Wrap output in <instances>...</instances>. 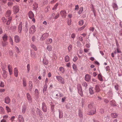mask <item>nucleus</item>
<instances>
[{"instance_id": "nucleus-25", "label": "nucleus", "mask_w": 122, "mask_h": 122, "mask_svg": "<svg viewBox=\"0 0 122 122\" xmlns=\"http://www.w3.org/2000/svg\"><path fill=\"white\" fill-rule=\"evenodd\" d=\"M52 47L51 45H49L46 47V49L49 51H51Z\"/></svg>"}, {"instance_id": "nucleus-59", "label": "nucleus", "mask_w": 122, "mask_h": 122, "mask_svg": "<svg viewBox=\"0 0 122 122\" xmlns=\"http://www.w3.org/2000/svg\"><path fill=\"white\" fill-rule=\"evenodd\" d=\"M77 59L78 58L77 57H75L73 59V61L75 62L77 60Z\"/></svg>"}, {"instance_id": "nucleus-32", "label": "nucleus", "mask_w": 122, "mask_h": 122, "mask_svg": "<svg viewBox=\"0 0 122 122\" xmlns=\"http://www.w3.org/2000/svg\"><path fill=\"white\" fill-rule=\"evenodd\" d=\"M70 60L69 57L68 56H66L65 58V61L66 62L69 61Z\"/></svg>"}, {"instance_id": "nucleus-5", "label": "nucleus", "mask_w": 122, "mask_h": 122, "mask_svg": "<svg viewBox=\"0 0 122 122\" xmlns=\"http://www.w3.org/2000/svg\"><path fill=\"white\" fill-rule=\"evenodd\" d=\"M96 111V109L95 108H92L91 110H89L87 112V114L89 115H93L95 114Z\"/></svg>"}, {"instance_id": "nucleus-26", "label": "nucleus", "mask_w": 122, "mask_h": 122, "mask_svg": "<svg viewBox=\"0 0 122 122\" xmlns=\"http://www.w3.org/2000/svg\"><path fill=\"white\" fill-rule=\"evenodd\" d=\"M2 38L4 41H6L7 40V36L6 35H5L2 37Z\"/></svg>"}, {"instance_id": "nucleus-12", "label": "nucleus", "mask_w": 122, "mask_h": 122, "mask_svg": "<svg viewBox=\"0 0 122 122\" xmlns=\"http://www.w3.org/2000/svg\"><path fill=\"white\" fill-rule=\"evenodd\" d=\"M28 15L30 19L32 18L34 16V15L33 12L31 11H30L28 14Z\"/></svg>"}, {"instance_id": "nucleus-24", "label": "nucleus", "mask_w": 122, "mask_h": 122, "mask_svg": "<svg viewBox=\"0 0 122 122\" xmlns=\"http://www.w3.org/2000/svg\"><path fill=\"white\" fill-rule=\"evenodd\" d=\"M93 89V88L92 87H91L89 88V91L90 94H92L94 93Z\"/></svg>"}, {"instance_id": "nucleus-61", "label": "nucleus", "mask_w": 122, "mask_h": 122, "mask_svg": "<svg viewBox=\"0 0 122 122\" xmlns=\"http://www.w3.org/2000/svg\"><path fill=\"white\" fill-rule=\"evenodd\" d=\"M117 53H121V51L118 47H117Z\"/></svg>"}, {"instance_id": "nucleus-15", "label": "nucleus", "mask_w": 122, "mask_h": 122, "mask_svg": "<svg viewBox=\"0 0 122 122\" xmlns=\"http://www.w3.org/2000/svg\"><path fill=\"white\" fill-rule=\"evenodd\" d=\"M3 70V77L5 78H6L7 77V72L5 71V68H2Z\"/></svg>"}, {"instance_id": "nucleus-43", "label": "nucleus", "mask_w": 122, "mask_h": 122, "mask_svg": "<svg viewBox=\"0 0 122 122\" xmlns=\"http://www.w3.org/2000/svg\"><path fill=\"white\" fill-rule=\"evenodd\" d=\"M15 50H16V52L17 53H19L20 52V51L19 48L16 46L15 47Z\"/></svg>"}, {"instance_id": "nucleus-46", "label": "nucleus", "mask_w": 122, "mask_h": 122, "mask_svg": "<svg viewBox=\"0 0 122 122\" xmlns=\"http://www.w3.org/2000/svg\"><path fill=\"white\" fill-rule=\"evenodd\" d=\"M35 93L36 96H38L39 94V91L37 89H36L35 91Z\"/></svg>"}, {"instance_id": "nucleus-56", "label": "nucleus", "mask_w": 122, "mask_h": 122, "mask_svg": "<svg viewBox=\"0 0 122 122\" xmlns=\"http://www.w3.org/2000/svg\"><path fill=\"white\" fill-rule=\"evenodd\" d=\"M49 8L48 7H46L45 9V11L46 12H48L49 10Z\"/></svg>"}, {"instance_id": "nucleus-34", "label": "nucleus", "mask_w": 122, "mask_h": 122, "mask_svg": "<svg viewBox=\"0 0 122 122\" xmlns=\"http://www.w3.org/2000/svg\"><path fill=\"white\" fill-rule=\"evenodd\" d=\"M72 67L74 71H76L77 70V68L76 65L74 64H73L72 65Z\"/></svg>"}, {"instance_id": "nucleus-35", "label": "nucleus", "mask_w": 122, "mask_h": 122, "mask_svg": "<svg viewBox=\"0 0 122 122\" xmlns=\"http://www.w3.org/2000/svg\"><path fill=\"white\" fill-rule=\"evenodd\" d=\"M23 86H26V80L25 79H23Z\"/></svg>"}, {"instance_id": "nucleus-10", "label": "nucleus", "mask_w": 122, "mask_h": 122, "mask_svg": "<svg viewBox=\"0 0 122 122\" xmlns=\"http://www.w3.org/2000/svg\"><path fill=\"white\" fill-rule=\"evenodd\" d=\"M15 41L17 43L19 42L20 41V38L18 36H16L14 37Z\"/></svg>"}, {"instance_id": "nucleus-8", "label": "nucleus", "mask_w": 122, "mask_h": 122, "mask_svg": "<svg viewBox=\"0 0 122 122\" xmlns=\"http://www.w3.org/2000/svg\"><path fill=\"white\" fill-rule=\"evenodd\" d=\"M42 110L44 112H46L47 110V107L46 104L45 102H43L42 103Z\"/></svg>"}, {"instance_id": "nucleus-33", "label": "nucleus", "mask_w": 122, "mask_h": 122, "mask_svg": "<svg viewBox=\"0 0 122 122\" xmlns=\"http://www.w3.org/2000/svg\"><path fill=\"white\" fill-rule=\"evenodd\" d=\"M33 8L34 9H36L38 8V5L36 4V2H34L33 5Z\"/></svg>"}, {"instance_id": "nucleus-18", "label": "nucleus", "mask_w": 122, "mask_h": 122, "mask_svg": "<svg viewBox=\"0 0 122 122\" xmlns=\"http://www.w3.org/2000/svg\"><path fill=\"white\" fill-rule=\"evenodd\" d=\"M14 73L15 76L16 77H17L18 75V71L16 68H14Z\"/></svg>"}, {"instance_id": "nucleus-53", "label": "nucleus", "mask_w": 122, "mask_h": 122, "mask_svg": "<svg viewBox=\"0 0 122 122\" xmlns=\"http://www.w3.org/2000/svg\"><path fill=\"white\" fill-rule=\"evenodd\" d=\"M59 15V13H57V14L55 15V16L54 17V19H56L58 18Z\"/></svg>"}, {"instance_id": "nucleus-62", "label": "nucleus", "mask_w": 122, "mask_h": 122, "mask_svg": "<svg viewBox=\"0 0 122 122\" xmlns=\"http://www.w3.org/2000/svg\"><path fill=\"white\" fill-rule=\"evenodd\" d=\"M5 91V89H0V93L2 92H4Z\"/></svg>"}, {"instance_id": "nucleus-9", "label": "nucleus", "mask_w": 122, "mask_h": 122, "mask_svg": "<svg viewBox=\"0 0 122 122\" xmlns=\"http://www.w3.org/2000/svg\"><path fill=\"white\" fill-rule=\"evenodd\" d=\"M18 119L19 122H24V117L21 115H18Z\"/></svg>"}, {"instance_id": "nucleus-63", "label": "nucleus", "mask_w": 122, "mask_h": 122, "mask_svg": "<svg viewBox=\"0 0 122 122\" xmlns=\"http://www.w3.org/2000/svg\"><path fill=\"white\" fill-rule=\"evenodd\" d=\"M66 97H64L61 99V101L62 102H64L65 101L66 99Z\"/></svg>"}, {"instance_id": "nucleus-2", "label": "nucleus", "mask_w": 122, "mask_h": 122, "mask_svg": "<svg viewBox=\"0 0 122 122\" xmlns=\"http://www.w3.org/2000/svg\"><path fill=\"white\" fill-rule=\"evenodd\" d=\"M36 31V28L35 26L34 25H32L29 29V33L30 34H34Z\"/></svg>"}, {"instance_id": "nucleus-4", "label": "nucleus", "mask_w": 122, "mask_h": 122, "mask_svg": "<svg viewBox=\"0 0 122 122\" xmlns=\"http://www.w3.org/2000/svg\"><path fill=\"white\" fill-rule=\"evenodd\" d=\"M19 10V8L18 6L16 5L13 7V11L15 14H16L18 13Z\"/></svg>"}, {"instance_id": "nucleus-40", "label": "nucleus", "mask_w": 122, "mask_h": 122, "mask_svg": "<svg viewBox=\"0 0 122 122\" xmlns=\"http://www.w3.org/2000/svg\"><path fill=\"white\" fill-rule=\"evenodd\" d=\"M43 64L46 65L48 63V61L46 59H44L43 60Z\"/></svg>"}, {"instance_id": "nucleus-39", "label": "nucleus", "mask_w": 122, "mask_h": 122, "mask_svg": "<svg viewBox=\"0 0 122 122\" xmlns=\"http://www.w3.org/2000/svg\"><path fill=\"white\" fill-rule=\"evenodd\" d=\"M111 116L113 118H115L117 117V113H114L112 114Z\"/></svg>"}, {"instance_id": "nucleus-44", "label": "nucleus", "mask_w": 122, "mask_h": 122, "mask_svg": "<svg viewBox=\"0 0 122 122\" xmlns=\"http://www.w3.org/2000/svg\"><path fill=\"white\" fill-rule=\"evenodd\" d=\"M72 46L71 45H70L68 47V51L69 52H70L72 49Z\"/></svg>"}, {"instance_id": "nucleus-3", "label": "nucleus", "mask_w": 122, "mask_h": 122, "mask_svg": "<svg viewBox=\"0 0 122 122\" xmlns=\"http://www.w3.org/2000/svg\"><path fill=\"white\" fill-rule=\"evenodd\" d=\"M77 87L79 93L81 96H83V92L82 91V87L81 85L79 84H78L77 86Z\"/></svg>"}, {"instance_id": "nucleus-48", "label": "nucleus", "mask_w": 122, "mask_h": 122, "mask_svg": "<svg viewBox=\"0 0 122 122\" xmlns=\"http://www.w3.org/2000/svg\"><path fill=\"white\" fill-rule=\"evenodd\" d=\"M83 10V8L82 7H81L80 8V10L78 12L79 14H81Z\"/></svg>"}, {"instance_id": "nucleus-11", "label": "nucleus", "mask_w": 122, "mask_h": 122, "mask_svg": "<svg viewBox=\"0 0 122 122\" xmlns=\"http://www.w3.org/2000/svg\"><path fill=\"white\" fill-rule=\"evenodd\" d=\"M63 96V94L59 92H58V93H57L56 95V98L58 99H59V98L62 97Z\"/></svg>"}, {"instance_id": "nucleus-49", "label": "nucleus", "mask_w": 122, "mask_h": 122, "mask_svg": "<svg viewBox=\"0 0 122 122\" xmlns=\"http://www.w3.org/2000/svg\"><path fill=\"white\" fill-rule=\"evenodd\" d=\"M58 3H56L55 5L54 6V7L53 8L52 10H56L57 8V7L58 6Z\"/></svg>"}, {"instance_id": "nucleus-30", "label": "nucleus", "mask_w": 122, "mask_h": 122, "mask_svg": "<svg viewBox=\"0 0 122 122\" xmlns=\"http://www.w3.org/2000/svg\"><path fill=\"white\" fill-rule=\"evenodd\" d=\"M47 85H45L44 86V88L43 89V92L45 94H46V91L47 89Z\"/></svg>"}, {"instance_id": "nucleus-27", "label": "nucleus", "mask_w": 122, "mask_h": 122, "mask_svg": "<svg viewBox=\"0 0 122 122\" xmlns=\"http://www.w3.org/2000/svg\"><path fill=\"white\" fill-rule=\"evenodd\" d=\"M0 112L1 114H4L5 112V110L4 108L1 106L0 107Z\"/></svg>"}, {"instance_id": "nucleus-23", "label": "nucleus", "mask_w": 122, "mask_h": 122, "mask_svg": "<svg viewBox=\"0 0 122 122\" xmlns=\"http://www.w3.org/2000/svg\"><path fill=\"white\" fill-rule=\"evenodd\" d=\"M29 87L30 88V90H31L33 88L32 82L31 81H30L29 82Z\"/></svg>"}, {"instance_id": "nucleus-45", "label": "nucleus", "mask_w": 122, "mask_h": 122, "mask_svg": "<svg viewBox=\"0 0 122 122\" xmlns=\"http://www.w3.org/2000/svg\"><path fill=\"white\" fill-rule=\"evenodd\" d=\"M79 25H82L84 23V21L83 20H81L79 21Z\"/></svg>"}, {"instance_id": "nucleus-42", "label": "nucleus", "mask_w": 122, "mask_h": 122, "mask_svg": "<svg viewBox=\"0 0 122 122\" xmlns=\"http://www.w3.org/2000/svg\"><path fill=\"white\" fill-rule=\"evenodd\" d=\"M86 26V25H85L81 27L80 28H79L78 30L80 31L81 30L85 28Z\"/></svg>"}, {"instance_id": "nucleus-22", "label": "nucleus", "mask_w": 122, "mask_h": 122, "mask_svg": "<svg viewBox=\"0 0 122 122\" xmlns=\"http://www.w3.org/2000/svg\"><path fill=\"white\" fill-rule=\"evenodd\" d=\"M95 90L96 92H98L100 91V89L99 87V86L98 85L96 86L95 87Z\"/></svg>"}, {"instance_id": "nucleus-55", "label": "nucleus", "mask_w": 122, "mask_h": 122, "mask_svg": "<svg viewBox=\"0 0 122 122\" xmlns=\"http://www.w3.org/2000/svg\"><path fill=\"white\" fill-rule=\"evenodd\" d=\"M71 36L72 38L74 39L75 37V35L74 33H72L71 34Z\"/></svg>"}, {"instance_id": "nucleus-19", "label": "nucleus", "mask_w": 122, "mask_h": 122, "mask_svg": "<svg viewBox=\"0 0 122 122\" xmlns=\"http://www.w3.org/2000/svg\"><path fill=\"white\" fill-rule=\"evenodd\" d=\"M52 40L51 39H48L46 40V43L47 44H49L51 43L52 42Z\"/></svg>"}, {"instance_id": "nucleus-60", "label": "nucleus", "mask_w": 122, "mask_h": 122, "mask_svg": "<svg viewBox=\"0 0 122 122\" xmlns=\"http://www.w3.org/2000/svg\"><path fill=\"white\" fill-rule=\"evenodd\" d=\"M15 118V117L14 116H13L11 117L10 118V120L12 122H13V121H14V119Z\"/></svg>"}, {"instance_id": "nucleus-51", "label": "nucleus", "mask_w": 122, "mask_h": 122, "mask_svg": "<svg viewBox=\"0 0 122 122\" xmlns=\"http://www.w3.org/2000/svg\"><path fill=\"white\" fill-rule=\"evenodd\" d=\"M6 110L8 112H10L11 111V109L7 106L6 107Z\"/></svg>"}, {"instance_id": "nucleus-20", "label": "nucleus", "mask_w": 122, "mask_h": 122, "mask_svg": "<svg viewBox=\"0 0 122 122\" xmlns=\"http://www.w3.org/2000/svg\"><path fill=\"white\" fill-rule=\"evenodd\" d=\"M26 109V106L25 105H23L22 107V112L23 114H24L25 112Z\"/></svg>"}, {"instance_id": "nucleus-31", "label": "nucleus", "mask_w": 122, "mask_h": 122, "mask_svg": "<svg viewBox=\"0 0 122 122\" xmlns=\"http://www.w3.org/2000/svg\"><path fill=\"white\" fill-rule=\"evenodd\" d=\"M113 7L115 10H117L118 8V6L115 3H113Z\"/></svg>"}, {"instance_id": "nucleus-1", "label": "nucleus", "mask_w": 122, "mask_h": 122, "mask_svg": "<svg viewBox=\"0 0 122 122\" xmlns=\"http://www.w3.org/2000/svg\"><path fill=\"white\" fill-rule=\"evenodd\" d=\"M56 78L58 82L62 84H64L65 83V80L61 76H56Z\"/></svg>"}, {"instance_id": "nucleus-14", "label": "nucleus", "mask_w": 122, "mask_h": 122, "mask_svg": "<svg viewBox=\"0 0 122 122\" xmlns=\"http://www.w3.org/2000/svg\"><path fill=\"white\" fill-rule=\"evenodd\" d=\"M85 80L87 81H89L90 79V76L88 74H86L85 76Z\"/></svg>"}, {"instance_id": "nucleus-6", "label": "nucleus", "mask_w": 122, "mask_h": 122, "mask_svg": "<svg viewBox=\"0 0 122 122\" xmlns=\"http://www.w3.org/2000/svg\"><path fill=\"white\" fill-rule=\"evenodd\" d=\"M49 35L48 33H45L43 34L41 38V39L42 40H45L49 36Z\"/></svg>"}, {"instance_id": "nucleus-58", "label": "nucleus", "mask_w": 122, "mask_h": 122, "mask_svg": "<svg viewBox=\"0 0 122 122\" xmlns=\"http://www.w3.org/2000/svg\"><path fill=\"white\" fill-rule=\"evenodd\" d=\"M88 107L90 109H92L93 108V106L92 104H90L88 106Z\"/></svg>"}, {"instance_id": "nucleus-29", "label": "nucleus", "mask_w": 122, "mask_h": 122, "mask_svg": "<svg viewBox=\"0 0 122 122\" xmlns=\"http://www.w3.org/2000/svg\"><path fill=\"white\" fill-rule=\"evenodd\" d=\"M59 70L62 73H64L65 71L64 68L62 67H60L59 68Z\"/></svg>"}, {"instance_id": "nucleus-38", "label": "nucleus", "mask_w": 122, "mask_h": 122, "mask_svg": "<svg viewBox=\"0 0 122 122\" xmlns=\"http://www.w3.org/2000/svg\"><path fill=\"white\" fill-rule=\"evenodd\" d=\"M11 14V11L10 10H8L7 11L6 16V17H9L10 16Z\"/></svg>"}, {"instance_id": "nucleus-37", "label": "nucleus", "mask_w": 122, "mask_h": 122, "mask_svg": "<svg viewBox=\"0 0 122 122\" xmlns=\"http://www.w3.org/2000/svg\"><path fill=\"white\" fill-rule=\"evenodd\" d=\"M31 56L33 58H36V54L35 53V52L32 53Z\"/></svg>"}, {"instance_id": "nucleus-7", "label": "nucleus", "mask_w": 122, "mask_h": 122, "mask_svg": "<svg viewBox=\"0 0 122 122\" xmlns=\"http://www.w3.org/2000/svg\"><path fill=\"white\" fill-rule=\"evenodd\" d=\"M60 13V15L63 18H64L66 17V11H61Z\"/></svg>"}, {"instance_id": "nucleus-54", "label": "nucleus", "mask_w": 122, "mask_h": 122, "mask_svg": "<svg viewBox=\"0 0 122 122\" xmlns=\"http://www.w3.org/2000/svg\"><path fill=\"white\" fill-rule=\"evenodd\" d=\"M82 85L83 86L85 87H86L87 86V83L85 82H82Z\"/></svg>"}, {"instance_id": "nucleus-41", "label": "nucleus", "mask_w": 122, "mask_h": 122, "mask_svg": "<svg viewBox=\"0 0 122 122\" xmlns=\"http://www.w3.org/2000/svg\"><path fill=\"white\" fill-rule=\"evenodd\" d=\"M31 47L33 48L35 51H36L37 50V48L36 46L33 45H31Z\"/></svg>"}, {"instance_id": "nucleus-16", "label": "nucleus", "mask_w": 122, "mask_h": 122, "mask_svg": "<svg viewBox=\"0 0 122 122\" xmlns=\"http://www.w3.org/2000/svg\"><path fill=\"white\" fill-rule=\"evenodd\" d=\"M26 97L28 101L30 102H31L32 100V98L29 93H27V94Z\"/></svg>"}, {"instance_id": "nucleus-57", "label": "nucleus", "mask_w": 122, "mask_h": 122, "mask_svg": "<svg viewBox=\"0 0 122 122\" xmlns=\"http://www.w3.org/2000/svg\"><path fill=\"white\" fill-rule=\"evenodd\" d=\"M2 19L3 21L4 22H5L7 20L5 18V17H2Z\"/></svg>"}, {"instance_id": "nucleus-13", "label": "nucleus", "mask_w": 122, "mask_h": 122, "mask_svg": "<svg viewBox=\"0 0 122 122\" xmlns=\"http://www.w3.org/2000/svg\"><path fill=\"white\" fill-rule=\"evenodd\" d=\"M8 69L9 71L10 75H11L12 74V66L10 65H9L8 66Z\"/></svg>"}, {"instance_id": "nucleus-64", "label": "nucleus", "mask_w": 122, "mask_h": 122, "mask_svg": "<svg viewBox=\"0 0 122 122\" xmlns=\"http://www.w3.org/2000/svg\"><path fill=\"white\" fill-rule=\"evenodd\" d=\"M13 3L12 2H9L8 3V5L9 6H11L13 5Z\"/></svg>"}, {"instance_id": "nucleus-28", "label": "nucleus", "mask_w": 122, "mask_h": 122, "mask_svg": "<svg viewBox=\"0 0 122 122\" xmlns=\"http://www.w3.org/2000/svg\"><path fill=\"white\" fill-rule=\"evenodd\" d=\"M22 23H20L18 26V29L19 30V33H20L21 32V31L22 30Z\"/></svg>"}, {"instance_id": "nucleus-47", "label": "nucleus", "mask_w": 122, "mask_h": 122, "mask_svg": "<svg viewBox=\"0 0 122 122\" xmlns=\"http://www.w3.org/2000/svg\"><path fill=\"white\" fill-rule=\"evenodd\" d=\"M67 24L69 25H70L71 24V19H68L67 20Z\"/></svg>"}, {"instance_id": "nucleus-52", "label": "nucleus", "mask_w": 122, "mask_h": 122, "mask_svg": "<svg viewBox=\"0 0 122 122\" xmlns=\"http://www.w3.org/2000/svg\"><path fill=\"white\" fill-rule=\"evenodd\" d=\"M8 43L5 42H2V45L3 47H5L8 44Z\"/></svg>"}, {"instance_id": "nucleus-17", "label": "nucleus", "mask_w": 122, "mask_h": 122, "mask_svg": "<svg viewBox=\"0 0 122 122\" xmlns=\"http://www.w3.org/2000/svg\"><path fill=\"white\" fill-rule=\"evenodd\" d=\"M10 102V99L9 97H7L5 98V102L7 104L9 103Z\"/></svg>"}, {"instance_id": "nucleus-36", "label": "nucleus", "mask_w": 122, "mask_h": 122, "mask_svg": "<svg viewBox=\"0 0 122 122\" xmlns=\"http://www.w3.org/2000/svg\"><path fill=\"white\" fill-rule=\"evenodd\" d=\"M79 116L81 117L82 116V112L81 110H79Z\"/></svg>"}, {"instance_id": "nucleus-21", "label": "nucleus", "mask_w": 122, "mask_h": 122, "mask_svg": "<svg viewBox=\"0 0 122 122\" xmlns=\"http://www.w3.org/2000/svg\"><path fill=\"white\" fill-rule=\"evenodd\" d=\"M103 76L101 74H99L98 75V77L99 80L101 81H103L102 77Z\"/></svg>"}, {"instance_id": "nucleus-50", "label": "nucleus", "mask_w": 122, "mask_h": 122, "mask_svg": "<svg viewBox=\"0 0 122 122\" xmlns=\"http://www.w3.org/2000/svg\"><path fill=\"white\" fill-rule=\"evenodd\" d=\"M9 41L10 42L11 44L12 45H13V41L12 38L11 37H10L9 39Z\"/></svg>"}]
</instances>
